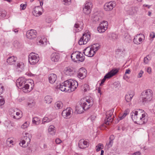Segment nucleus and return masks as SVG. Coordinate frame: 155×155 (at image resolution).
I'll use <instances>...</instances> for the list:
<instances>
[{
	"mask_svg": "<svg viewBox=\"0 0 155 155\" xmlns=\"http://www.w3.org/2000/svg\"><path fill=\"white\" fill-rule=\"evenodd\" d=\"M94 104L93 100L92 99L83 98L81 99L80 103V109L79 107L76 108V110L78 114L83 113V110H87L91 107Z\"/></svg>",
	"mask_w": 155,
	"mask_h": 155,
	"instance_id": "nucleus-1",
	"label": "nucleus"
},
{
	"mask_svg": "<svg viewBox=\"0 0 155 155\" xmlns=\"http://www.w3.org/2000/svg\"><path fill=\"white\" fill-rule=\"evenodd\" d=\"M153 97V92L149 89L142 92L141 96V101L144 104L151 101Z\"/></svg>",
	"mask_w": 155,
	"mask_h": 155,
	"instance_id": "nucleus-2",
	"label": "nucleus"
},
{
	"mask_svg": "<svg viewBox=\"0 0 155 155\" xmlns=\"http://www.w3.org/2000/svg\"><path fill=\"white\" fill-rule=\"evenodd\" d=\"M66 85H67L70 92L75 90L78 86V83L76 81L70 79L66 81Z\"/></svg>",
	"mask_w": 155,
	"mask_h": 155,
	"instance_id": "nucleus-3",
	"label": "nucleus"
},
{
	"mask_svg": "<svg viewBox=\"0 0 155 155\" xmlns=\"http://www.w3.org/2000/svg\"><path fill=\"white\" fill-rule=\"evenodd\" d=\"M39 58L38 55H35V53H31L28 56V61L31 65H34L38 62Z\"/></svg>",
	"mask_w": 155,
	"mask_h": 155,
	"instance_id": "nucleus-4",
	"label": "nucleus"
},
{
	"mask_svg": "<svg viewBox=\"0 0 155 155\" xmlns=\"http://www.w3.org/2000/svg\"><path fill=\"white\" fill-rule=\"evenodd\" d=\"M90 35L88 32L84 33L83 34V36L79 41L78 44L80 45L86 44L90 40Z\"/></svg>",
	"mask_w": 155,
	"mask_h": 155,
	"instance_id": "nucleus-5",
	"label": "nucleus"
},
{
	"mask_svg": "<svg viewBox=\"0 0 155 155\" xmlns=\"http://www.w3.org/2000/svg\"><path fill=\"white\" fill-rule=\"evenodd\" d=\"M118 72V70L117 69H114L112 70L110 72L104 76V78L101 80L100 85H102L107 79L110 78L112 76L115 75Z\"/></svg>",
	"mask_w": 155,
	"mask_h": 155,
	"instance_id": "nucleus-6",
	"label": "nucleus"
},
{
	"mask_svg": "<svg viewBox=\"0 0 155 155\" xmlns=\"http://www.w3.org/2000/svg\"><path fill=\"white\" fill-rule=\"evenodd\" d=\"M114 109H112L107 112L106 114V119L105 120V124L107 125L109 124V123L111 122L113 120V117H114L113 113L114 112Z\"/></svg>",
	"mask_w": 155,
	"mask_h": 155,
	"instance_id": "nucleus-7",
	"label": "nucleus"
},
{
	"mask_svg": "<svg viewBox=\"0 0 155 155\" xmlns=\"http://www.w3.org/2000/svg\"><path fill=\"white\" fill-rule=\"evenodd\" d=\"M73 113L72 109L70 107H68L65 110H63L61 114L64 118L68 119L70 118L71 117Z\"/></svg>",
	"mask_w": 155,
	"mask_h": 155,
	"instance_id": "nucleus-8",
	"label": "nucleus"
},
{
	"mask_svg": "<svg viewBox=\"0 0 155 155\" xmlns=\"http://www.w3.org/2000/svg\"><path fill=\"white\" fill-rule=\"evenodd\" d=\"M32 81L33 82V84H31L32 83L31 82H29L28 80L26 82V83L23 85V87L21 88L23 89V91L24 92L26 93L29 92L33 89L34 84L33 81Z\"/></svg>",
	"mask_w": 155,
	"mask_h": 155,
	"instance_id": "nucleus-9",
	"label": "nucleus"
},
{
	"mask_svg": "<svg viewBox=\"0 0 155 155\" xmlns=\"http://www.w3.org/2000/svg\"><path fill=\"white\" fill-rule=\"evenodd\" d=\"M92 7V2L90 1H86L84 7H83V12L86 14H90L91 11Z\"/></svg>",
	"mask_w": 155,
	"mask_h": 155,
	"instance_id": "nucleus-10",
	"label": "nucleus"
},
{
	"mask_svg": "<svg viewBox=\"0 0 155 155\" xmlns=\"http://www.w3.org/2000/svg\"><path fill=\"white\" fill-rule=\"evenodd\" d=\"M116 5V2L114 1L106 3L104 5V9L106 11L112 10Z\"/></svg>",
	"mask_w": 155,
	"mask_h": 155,
	"instance_id": "nucleus-11",
	"label": "nucleus"
},
{
	"mask_svg": "<svg viewBox=\"0 0 155 155\" xmlns=\"http://www.w3.org/2000/svg\"><path fill=\"white\" fill-rule=\"evenodd\" d=\"M144 38L145 36L143 34H138L134 37L133 42L135 44L139 45L142 43L143 39H144Z\"/></svg>",
	"mask_w": 155,
	"mask_h": 155,
	"instance_id": "nucleus-12",
	"label": "nucleus"
},
{
	"mask_svg": "<svg viewBox=\"0 0 155 155\" xmlns=\"http://www.w3.org/2000/svg\"><path fill=\"white\" fill-rule=\"evenodd\" d=\"M37 32L36 30L31 29L28 30L26 32L27 38L29 39H33L36 37Z\"/></svg>",
	"mask_w": 155,
	"mask_h": 155,
	"instance_id": "nucleus-13",
	"label": "nucleus"
},
{
	"mask_svg": "<svg viewBox=\"0 0 155 155\" xmlns=\"http://www.w3.org/2000/svg\"><path fill=\"white\" fill-rule=\"evenodd\" d=\"M66 81L61 84H59L58 85L56 88H59L61 91L69 92V88H68L67 85H66Z\"/></svg>",
	"mask_w": 155,
	"mask_h": 155,
	"instance_id": "nucleus-14",
	"label": "nucleus"
},
{
	"mask_svg": "<svg viewBox=\"0 0 155 155\" xmlns=\"http://www.w3.org/2000/svg\"><path fill=\"white\" fill-rule=\"evenodd\" d=\"M28 81V80H26L22 77L19 78L16 81V85L18 87H20V88L23 87V85L26 83V82Z\"/></svg>",
	"mask_w": 155,
	"mask_h": 155,
	"instance_id": "nucleus-15",
	"label": "nucleus"
},
{
	"mask_svg": "<svg viewBox=\"0 0 155 155\" xmlns=\"http://www.w3.org/2000/svg\"><path fill=\"white\" fill-rule=\"evenodd\" d=\"M64 73L67 75L71 76L74 74L75 71L72 67H68L65 68Z\"/></svg>",
	"mask_w": 155,
	"mask_h": 155,
	"instance_id": "nucleus-16",
	"label": "nucleus"
},
{
	"mask_svg": "<svg viewBox=\"0 0 155 155\" xmlns=\"http://www.w3.org/2000/svg\"><path fill=\"white\" fill-rule=\"evenodd\" d=\"M79 72L78 74V77L81 79H83L86 77L87 71L85 68H82L80 69Z\"/></svg>",
	"mask_w": 155,
	"mask_h": 155,
	"instance_id": "nucleus-17",
	"label": "nucleus"
},
{
	"mask_svg": "<svg viewBox=\"0 0 155 155\" xmlns=\"http://www.w3.org/2000/svg\"><path fill=\"white\" fill-rule=\"evenodd\" d=\"M42 7L40 6L35 7L32 12L34 15L36 17H38L41 15L42 14L41 12Z\"/></svg>",
	"mask_w": 155,
	"mask_h": 155,
	"instance_id": "nucleus-18",
	"label": "nucleus"
},
{
	"mask_svg": "<svg viewBox=\"0 0 155 155\" xmlns=\"http://www.w3.org/2000/svg\"><path fill=\"white\" fill-rule=\"evenodd\" d=\"M46 41V38H45L44 37H40L38 38L37 39V43L38 45L44 46L47 44V42Z\"/></svg>",
	"mask_w": 155,
	"mask_h": 155,
	"instance_id": "nucleus-19",
	"label": "nucleus"
},
{
	"mask_svg": "<svg viewBox=\"0 0 155 155\" xmlns=\"http://www.w3.org/2000/svg\"><path fill=\"white\" fill-rule=\"evenodd\" d=\"M78 147L81 149H84L87 147L88 144L87 141L83 139H81L78 142Z\"/></svg>",
	"mask_w": 155,
	"mask_h": 155,
	"instance_id": "nucleus-20",
	"label": "nucleus"
},
{
	"mask_svg": "<svg viewBox=\"0 0 155 155\" xmlns=\"http://www.w3.org/2000/svg\"><path fill=\"white\" fill-rule=\"evenodd\" d=\"M79 53V51H75L71 55V58L72 61L74 62H78V55Z\"/></svg>",
	"mask_w": 155,
	"mask_h": 155,
	"instance_id": "nucleus-21",
	"label": "nucleus"
},
{
	"mask_svg": "<svg viewBox=\"0 0 155 155\" xmlns=\"http://www.w3.org/2000/svg\"><path fill=\"white\" fill-rule=\"evenodd\" d=\"M60 57L57 53H53L51 56V60L54 62H56L58 61Z\"/></svg>",
	"mask_w": 155,
	"mask_h": 155,
	"instance_id": "nucleus-22",
	"label": "nucleus"
},
{
	"mask_svg": "<svg viewBox=\"0 0 155 155\" xmlns=\"http://www.w3.org/2000/svg\"><path fill=\"white\" fill-rule=\"evenodd\" d=\"M57 78V75L54 74H51L49 76V82L51 84L54 83Z\"/></svg>",
	"mask_w": 155,
	"mask_h": 155,
	"instance_id": "nucleus-23",
	"label": "nucleus"
},
{
	"mask_svg": "<svg viewBox=\"0 0 155 155\" xmlns=\"http://www.w3.org/2000/svg\"><path fill=\"white\" fill-rule=\"evenodd\" d=\"M138 8L136 7H132L130 8L128 13L130 15H134L137 14L138 11Z\"/></svg>",
	"mask_w": 155,
	"mask_h": 155,
	"instance_id": "nucleus-24",
	"label": "nucleus"
},
{
	"mask_svg": "<svg viewBox=\"0 0 155 155\" xmlns=\"http://www.w3.org/2000/svg\"><path fill=\"white\" fill-rule=\"evenodd\" d=\"M30 138L28 137L27 138V137H25V140H23L21 141V142L20 143V145L21 146L23 147H26L25 145H24L26 142H27V144H29L30 142Z\"/></svg>",
	"mask_w": 155,
	"mask_h": 155,
	"instance_id": "nucleus-25",
	"label": "nucleus"
},
{
	"mask_svg": "<svg viewBox=\"0 0 155 155\" xmlns=\"http://www.w3.org/2000/svg\"><path fill=\"white\" fill-rule=\"evenodd\" d=\"M24 64L23 63L21 62L18 63L17 64L16 69L18 71L20 72H21L23 69Z\"/></svg>",
	"mask_w": 155,
	"mask_h": 155,
	"instance_id": "nucleus-26",
	"label": "nucleus"
},
{
	"mask_svg": "<svg viewBox=\"0 0 155 155\" xmlns=\"http://www.w3.org/2000/svg\"><path fill=\"white\" fill-rule=\"evenodd\" d=\"M17 58L14 56L9 57L7 59V62L10 64H12L15 62L17 60Z\"/></svg>",
	"mask_w": 155,
	"mask_h": 155,
	"instance_id": "nucleus-27",
	"label": "nucleus"
},
{
	"mask_svg": "<svg viewBox=\"0 0 155 155\" xmlns=\"http://www.w3.org/2000/svg\"><path fill=\"white\" fill-rule=\"evenodd\" d=\"M131 118L133 121L136 124H143V122L139 121L138 120V118L137 116H131Z\"/></svg>",
	"mask_w": 155,
	"mask_h": 155,
	"instance_id": "nucleus-28",
	"label": "nucleus"
},
{
	"mask_svg": "<svg viewBox=\"0 0 155 155\" xmlns=\"http://www.w3.org/2000/svg\"><path fill=\"white\" fill-rule=\"evenodd\" d=\"M134 93L130 94L128 93L127 94H126L125 95V100L127 102H130L133 97L134 96Z\"/></svg>",
	"mask_w": 155,
	"mask_h": 155,
	"instance_id": "nucleus-29",
	"label": "nucleus"
},
{
	"mask_svg": "<svg viewBox=\"0 0 155 155\" xmlns=\"http://www.w3.org/2000/svg\"><path fill=\"white\" fill-rule=\"evenodd\" d=\"M108 37L110 39L114 41L118 38V35L114 33H110L108 34Z\"/></svg>",
	"mask_w": 155,
	"mask_h": 155,
	"instance_id": "nucleus-30",
	"label": "nucleus"
},
{
	"mask_svg": "<svg viewBox=\"0 0 155 155\" xmlns=\"http://www.w3.org/2000/svg\"><path fill=\"white\" fill-rule=\"evenodd\" d=\"M84 56L81 52L79 51V53L78 55V62H83L84 60Z\"/></svg>",
	"mask_w": 155,
	"mask_h": 155,
	"instance_id": "nucleus-31",
	"label": "nucleus"
},
{
	"mask_svg": "<svg viewBox=\"0 0 155 155\" xmlns=\"http://www.w3.org/2000/svg\"><path fill=\"white\" fill-rule=\"evenodd\" d=\"M45 102L47 104H50L51 102L53 99L52 97L49 95H47L45 97Z\"/></svg>",
	"mask_w": 155,
	"mask_h": 155,
	"instance_id": "nucleus-32",
	"label": "nucleus"
},
{
	"mask_svg": "<svg viewBox=\"0 0 155 155\" xmlns=\"http://www.w3.org/2000/svg\"><path fill=\"white\" fill-rule=\"evenodd\" d=\"M140 117L138 118V120L139 121H140V122H143V124H144L146 123L147 121V118H145V115L144 114H142L141 117L140 116Z\"/></svg>",
	"mask_w": 155,
	"mask_h": 155,
	"instance_id": "nucleus-33",
	"label": "nucleus"
},
{
	"mask_svg": "<svg viewBox=\"0 0 155 155\" xmlns=\"http://www.w3.org/2000/svg\"><path fill=\"white\" fill-rule=\"evenodd\" d=\"M54 128V127L53 125H51L49 127L48 131L51 134L53 135L55 134V130Z\"/></svg>",
	"mask_w": 155,
	"mask_h": 155,
	"instance_id": "nucleus-34",
	"label": "nucleus"
},
{
	"mask_svg": "<svg viewBox=\"0 0 155 155\" xmlns=\"http://www.w3.org/2000/svg\"><path fill=\"white\" fill-rule=\"evenodd\" d=\"M81 90L84 92H85L89 89V85L87 84H85L81 85Z\"/></svg>",
	"mask_w": 155,
	"mask_h": 155,
	"instance_id": "nucleus-35",
	"label": "nucleus"
},
{
	"mask_svg": "<svg viewBox=\"0 0 155 155\" xmlns=\"http://www.w3.org/2000/svg\"><path fill=\"white\" fill-rule=\"evenodd\" d=\"M74 27V28H76L75 30V32H77L78 31H81L83 28V27L82 26H81L80 27L79 24L77 23H76L75 24Z\"/></svg>",
	"mask_w": 155,
	"mask_h": 155,
	"instance_id": "nucleus-36",
	"label": "nucleus"
},
{
	"mask_svg": "<svg viewBox=\"0 0 155 155\" xmlns=\"http://www.w3.org/2000/svg\"><path fill=\"white\" fill-rule=\"evenodd\" d=\"M32 122L33 124L38 125L40 122V120L38 117H35L32 118Z\"/></svg>",
	"mask_w": 155,
	"mask_h": 155,
	"instance_id": "nucleus-37",
	"label": "nucleus"
},
{
	"mask_svg": "<svg viewBox=\"0 0 155 155\" xmlns=\"http://www.w3.org/2000/svg\"><path fill=\"white\" fill-rule=\"evenodd\" d=\"M101 25H100V26L97 28V31L99 33H103L104 32L107 28H105L104 27H102Z\"/></svg>",
	"mask_w": 155,
	"mask_h": 155,
	"instance_id": "nucleus-38",
	"label": "nucleus"
},
{
	"mask_svg": "<svg viewBox=\"0 0 155 155\" xmlns=\"http://www.w3.org/2000/svg\"><path fill=\"white\" fill-rule=\"evenodd\" d=\"M100 45L98 43L94 44L91 45L90 47H87L85 48H88L90 47V48H99Z\"/></svg>",
	"mask_w": 155,
	"mask_h": 155,
	"instance_id": "nucleus-39",
	"label": "nucleus"
},
{
	"mask_svg": "<svg viewBox=\"0 0 155 155\" xmlns=\"http://www.w3.org/2000/svg\"><path fill=\"white\" fill-rule=\"evenodd\" d=\"M56 108L57 109L61 108L63 106V104L61 101H58L56 103Z\"/></svg>",
	"mask_w": 155,
	"mask_h": 155,
	"instance_id": "nucleus-40",
	"label": "nucleus"
},
{
	"mask_svg": "<svg viewBox=\"0 0 155 155\" xmlns=\"http://www.w3.org/2000/svg\"><path fill=\"white\" fill-rule=\"evenodd\" d=\"M89 50H88V49H84V50L83 53L86 56H87L89 57H92L94 56V53L90 55L89 54Z\"/></svg>",
	"mask_w": 155,
	"mask_h": 155,
	"instance_id": "nucleus-41",
	"label": "nucleus"
},
{
	"mask_svg": "<svg viewBox=\"0 0 155 155\" xmlns=\"http://www.w3.org/2000/svg\"><path fill=\"white\" fill-rule=\"evenodd\" d=\"M141 114L138 113V111L137 110H133L130 113L131 116H137L139 117L140 116Z\"/></svg>",
	"mask_w": 155,
	"mask_h": 155,
	"instance_id": "nucleus-42",
	"label": "nucleus"
},
{
	"mask_svg": "<svg viewBox=\"0 0 155 155\" xmlns=\"http://www.w3.org/2000/svg\"><path fill=\"white\" fill-rule=\"evenodd\" d=\"M51 119H49L47 117H44L43 118L42 121V124H45V123H48L51 121Z\"/></svg>",
	"mask_w": 155,
	"mask_h": 155,
	"instance_id": "nucleus-43",
	"label": "nucleus"
},
{
	"mask_svg": "<svg viewBox=\"0 0 155 155\" xmlns=\"http://www.w3.org/2000/svg\"><path fill=\"white\" fill-rule=\"evenodd\" d=\"M100 25L102 26V27H104L105 28H107V26H108V23L106 21H103L100 24Z\"/></svg>",
	"mask_w": 155,
	"mask_h": 155,
	"instance_id": "nucleus-44",
	"label": "nucleus"
},
{
	"mask_svg": "<svg viewBox=\"0 0 155 155\" xmlns=\"http://www.w3.org/2000/svg\"><path fill=\"white\" fill-rule=\"evenodd\" d=\"M6 15V12L5 10L0 11V18H2L5 17Z\"/></svg>",
	"mask_w": 155,
	"mask_h": 155,
	"instance_id": "nucleus-45",
	"label": "nucleus"
},
{
	"mask_svg": "<svg viewBox=\"0 0 155 155\" xmlns=\"http://www.w3.org/2000/svg\"><path fill=\"white\" fill-rule=\"evenodd\" d=\"M35 104V102L34 100L30 101L28 103V105L30 107H34Z\"/></svg>",
	"mask_w": 155,
	"mask_h": 155,
	"instance_id": "nucleus-46",
	"label": "nucleus"
},
{
	"mask_svg": "<svg viewBox=\"0 0 155 155\" xmlns=\"http://www.w3.org/2000/svg\"><path fill=\"white\" fill-rule=\"evenodd\" d=\"M113 143V141L109 140V142L106 143V146L109 148L112 146Z\"/></svg>",
	"mask_w": 155,
	"mask_h": 155,
	"instance_id": "nucleus-47",
	"label": "nucleus"
},
{
	"mask_svg": "<svg viewBox=\"0 0 155 155\" xmlns=\"http://www.w3.org/2000/svg\"><path fill=\"white\" fill-rule=\"evenodd\" d=\"M5 103L4 99L0 95V106L3 105Z\"/></svg>",
	"mask_w": 155,
	"mask_h": 155,
	"instance_id": "nucleus-48",
	"label": "nucleus"
},
{
	"mask_svg": "<svg viewBox=\"0 0 155 155\" xmlns=\"http://www.w3.org/2000/svg\"><path fill=\"white\" fill-rule=\"evenodd\" d=\"M13 44L15 48H18L20 45V44L17 41H14Z\"/></svg>",
	"mask_w": 155,
	"mask_h": 155,
	"instance_id": "nucleus-49",
	"label": "nucleus"
},
{
	"mask_svg": "<svg viewBox=\"0 0 155 155\" xmlns=\"http://www.w3.org/2000/svg\"><path fill=\"white\" fill-rule=\"evenodd\" d=\"M127 112V110H126L123 115L119 117L120 120H122L127 116L128 114Z\"/></svg>",
	"mask_w": 155,
	"mask_h": 155,
	"instance_id": "nucleus-50",
	"label": "nucleus"
},
{
	"mask_svg": "<svg viewBox=\"0 0 155 155\" xmlns=\"http://www.w3.org/2000/svg\"><path fill=\"white\" fill-rule=\"evenodd\" d=\"M94 49H88V50H89V54L91 55L92 54L94 53V54L95 53L96 51H97V50H94Z\"/></svg>",
	"mask_w": 155,
	"mask_h": 155,
	"instance_id": "nucleus-51",
	"label": "nucleus"
},
{
	"mask_svg": "<svg viewBox=\"0 0 155 155\" xmlns=\"http://www.w3.org/2000/svg\"><path fill=\"white\" fill-rule=\"evenodd\" d=\"M100 18V17L98 15H94V16L93 18V20L94 21H99Z\"/></svg>",
	"mask_w": 155,
	"mask_h": 155,
	"instance_id": "nucleus-52",
	"label": "nucleus"
},
{
	"mask_svg": "<svg viewBox=\"0 0 155 155\" xmlns=\"http://www.w3.org/2000/svg\"><path fill=\"white\" fill-rule=\"evenodd\" d=\"M103 145L101 143H99L97 146V148L96 149L97 151H99L101 149V147L103 146Z\"/></svg>",
	"mask_w": 155,
	"mask_h": 155,
	"instance_id": "nucleus-53",
	"label": "nucleus"
},
{
	"mask_svg": "<svg viewBox=\"0 0 155 155\" xmlns=\"http://www.w3.org/2000/svg\"><path fill=\"white\" fill-rule=\"evenodd\" d=\"M65 5H68L71 3V0H63Z\"/></svg>",
	"mask_w": 155,
	"mask_h": 155,
	"instance_id": "nucleus-54",
	"label": "nucleus"
},
{
	"mask_svg": "<svg viewBox=\"0 0 155 155\" xmlns=\"http://www.w3.org/2000/svg\"><path fill=\"white\" fill-rule=\"evenodd\" d=\"M149 37L150 38L153 39L155 38V33L153 32H152L150 34Z\"/></svg>",
	"mask_w": 155,
	"mask_h": 155,
	"instance_id": "nucleus-55",
	"label": "nucleus"
},
{
	"mask_svg": "<svg viewBox=\"0 0 155 155\" xmlns=\"http://www.w3.org/2000/svg\"><path fill=\"white\" fill-rule=\"evenodd\" d=\"M148 57H149V55L145 57L144 58L143 61L144 63L146 64H148L149 61V59L148 58Z\"/></svg>",
	"mask_w": 155,
	"mask_h": 155,
	"instance_id": "nucleus-56",
	"label": "nucleus"
},
{
	"mask_svg": "<svg viewBox=\"0 0 155 155\" xmlns=\"http://www.w3.org/2000/svg\"><path fill=\"white\" fill-rule=\"evenodd\" d=\"M28 124H27V122H25L21 126V128L23 129H25L28 127Z\"/></svg>",
	"mask_w": 155,
	"mask_h": 155,
	"instance_id": "nucleus-57",
	"label": "nucleus"
},
{
	"mask_svg": "<svg viewBox=\"0 0 155 155\" xmlns=\"http://www.w3.org/2000/svg\"><path fill=\"white\" fill-rule=\"evenodd\" d=\"M13 142V140H10L9 138H8L6 141V143L7 145H9L10 144H11Z\"/></svg>",
	"mask_w": 155,
	"mask_h": 155,
	"instance_id": "nucleus-58",
	"label": "nucleus"
},
{
	"mask_svg": "<svg viewBox=\"0 0 155 155\" xmlns=\"http://www.w3.org/2000/svg\"><path fill=\"white\" fill-rule=\"evenodd\" d=\"M143 73V71L142 70H141L138 74V77L139 78L141 77Z\"/></svg>",
	"mask_w": 155,
	"mask_h": 155,
	"instance_id": "nucleus-59",
	"label": "nucleus"
},
{
	"mask_svg": "<svg viewBox=\"0 0 155 155\" xmlns=\"http://www.w3.org/2000/svg\"><path fill=\"white\" fill-rule=\"evenodd\" d=\"M46 21L48 23H50L52 21V19L51 18L48 17L46 18Z\"/></svg>",
	"mask_w": 155,
	"mask_h": 155,
	"instance_id": "nucleus-60",
	"label": "nucleus"
},
{
	"mask_svg": "<svg viewBox=\"0 0 155 155\" xmlns=\"http://www.w3.org/2000/svg\"><path fill=\"white\" fill-rule=\"evenodd\" d=\"M20 7L21 8V9L22 10H24L26 8V5L24 4H21L20 5Z\"/></svg>",
	"mask_w": 155,
	"mask_h": 155,
	"instance_id": "nucleus-61",
	"label": "nucleus"
},
{
	"mask_svg": "<svg viewBox=\"0 0 155 155\" xmlns=\"http://www.w3.org/2000/svg\"><path fill=\"white\" fill-rule=\"evenodd\" d=\"M62 142V141L59 138H57L55 140V142L56 143L59 144Z\"/></svg>",
	"mask_w": 155,
	"mask_h": 155,
	"instance_id": "nucleus-62",
	"label": "nucleus"
},
{
	"mask_svg": "<svg viewBox=\"0 0 155 155\" xmlns=\"http://www.w3.org/2000/svg\"><path fill=\"white\" fill-rule=\"evenodd\" d=\"M96 117V116H95L94 115H92L91 116L90 118L92 121H93V120H94Z\"/></svg>",
	"mask_w": 155,
	"mask_h": 155,
	"instance_id": "nucleus-63",
	"label": "nucleus"
},
{
	"mask_svg": "<svg viewBox=\"0 0 155 155\" xmlns=\"http://www.w3.org/2000/svg\"><path fill=\"white\" fill-rule=\"evenodd\" d=\"M147 72L149 73L150 74L151 72V68L150 67H148L147 69Z\"/></svg>",
	"mask_w": 155,
	"mask_h": 155,
	"instance_id": "nucleus-64",
	"label": "nucleus"
}]
</instances>
